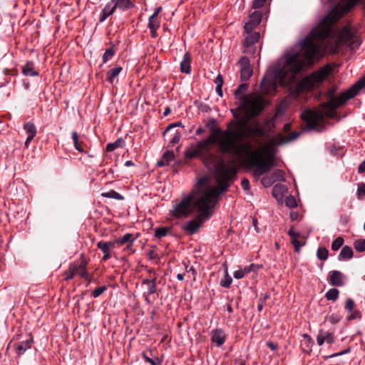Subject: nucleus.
<instances>
[{"label": "nucleus", "mask_w": 365, "mask_h": 365, "mask_svg": "<svg viewBox=\"0 0 365 365\" xmlns=\"http://www.w3.org/2000/svg\"><path fill=\"white\" fill-rule=\"evenodd\" d=\"M101 196L103 197L113 198L118 200H123V196L114 190H110L108 192H103Z\"/></svg>", "instance_id": "31"}, {"label": "nucleus", "mask_w": 365, "mask_h": 365, "mask_svg": "<svg viewBox=\"0 0 365 365\" xmlns=\"http://www.w3.org/2000/svg\"><path fill=\"white\" fill-rule=\"evenodd\" d=\"M210 341L217 347L222 346L227 340V334L222 329L216 328L210 332Z\"/></svg>", "instance_id": "13"}, {"label": "nucleus", "mask_w": 365, "mask_h": 365, "mask_svg": "<svg viewBox=\"0 0 365 365\" xmlns=\"http://www.w3.org/2000/svg\"><path fill=\"white\" fill-rule=\"evenodd\" d=\"M359 173H365V160L363 161L358 168Z\"/></svg>", "instance_id": "64"}, {"label": "nucleus", "mask_w": 365, "mask_h": 365, "mask_svg": "<svg viewBox=\"0 0 365 365\" xmlns=\"http://www.w3.org/2000/svg\"><path fill=\"white\" fill-rule=\"evenodd\" d=\"M160 27V21L157 17L150 16L148 19V29H158Z\"/></svg>", "instance_id": "38"}, {"label": "nucleus", "mask_w": 365, "mask_h": 365, "mask_svg": "<svg viewBox=\"0 0 365 365\" xmlns=\"http://www.w3.org/2000/svg\"><path fill=\"white\" fill-rule=\"evenodd\" d=\"M115 242L113 241H99L97 243V247L105 253L110 252L111 250L115 247Z\"/></svg>", "instance_id": "25"}, {"label": "nucleus", "mask_w": 365, "mask_h": 365, "mask_svg": "<svg viewBox=\"0 0 365 365\" xmlns=\"http://www.w3.org/2000/svg\"><path fill=\"white\" fill-rule=\"evenodd\" d=\"M329 282L331 286L341 287L344 284L343 274L337 270H333L329 273Z\"/></svg>", "instance_id": "19"}, {"label": "nucleus", "mask_w": 365, "mask_h": 365, "mask_svg": "<svg viewBox=\"0 0 365 365\" xmlns=\"http://www.w3.org/2000/svg\"><path fill=\"white\" fill-rule=\"evenodd\" d=\"M339 38L344 43L350 46L351 49L357 48L361 44L360 39L354 35L350 29L348 28L342 29Z\"/></svg>", "instance_id": "9"}, {"label": "nucleus", "mask_w": 365, "mask_h": 365, "mask_svg": "<svg viewBox=\"0 0 365 365\" xmlns=\"http://www.w3.org/2000/svg\"><path fill=\"white\" fill-rule=\"evenodd\" d=\"M22 73L27 76H36L38 72L35 71L33 62L29 61L22 67Z\"/></svg>", "instance_id": "26"}, {"label": "nucleus", "mask_w": 365, "mask_h": 365, "mask_svg": "<svg viewBox=\"0 0 365 365\" xmlns=\"http://www.w3.org/2000/svg\"><path fill=\"white\" fill-rule=\"evenodd\" d=\"M185 157L188 159H192L197 157L200 158V155L196 148L195 147L193 149L186 150L185 152Z\"/></svg>", "instance_id": "42"}, {"label": "nucleus", "mask_w": 365, "mask_h": 365, "mask_svg": "<svg viewBox=\"0 0 365 365\" xmlns=\"http://www.w3.org/2000/svg\"><path fill=\"white\" fill-rule=\"evenodd\" d=\"M185 272H187L188 274V277H190V274H191L193 276V277L195 278V276L196 274V271L192 267H189L187 265H186L185 264Z\"/></svg>", "instance_id": "59"}, {"label": "nucleus", "mask_w": 365, "mask_h": 365, "mask_svg": "<svg viewBox=\"0 0 365 365\" xmlns=\"http://www.w3.org/2000/svg\"><path fill=\"white\" fill-rule=\"evenodd\" d=\"M206 126L210 130H214V129L219 128L217 127V123L215 119L214 118H210L208 120L207 123L206 124Z\"/></svg>", "instance_id": "52"}, {"label": "nucleus", "mask_w": 365, "mask_h": 365, "mask_svg": "<svg viewBox=\"0 0 365 365\" xmlns=\"http://www.w3.org/2000/svg\"><path fill=\"white\" fill-rule=\"evenodd\" d=\"M232 282V279L231 277L228 275L227 272H226L224 279H222L220 282V285L222 287L228 288V287H230Z\"/></svg>", "instance_id": "46"}, {"label": "nucleus", "mask_w": 365, "mask_h": 365, "mask_svg": "<svg viewBox=\"0 0 365 365\" xmlns=\"http://www.w3.org/2000/svg\"><path fill=\"white\" fill-rule=\"evenodd\" d=\"M284 190V186L282 185H275L272 189L273 195L277 197L278 195L281 196L282 190Z\"/></svg>", "instance_id": "51"}, {"label": "nucleus", "mask_w": 365, "mask_h": 365, "mask_svg": "<svg viewBox=\"0 0 365 365\" xmlns=\"http://www.w3.org/2000/svg\"><path fill=\"white\" fill-rule=\"evenodd\" d=\"M235 173L236 170L233 167L219 161L215 165L218 187L210 185L204 178L199 179L191 192L182 197L170 210V215L175 219H181L189 217L195 210L199 211V207L196 205L198 199H201L202 206L217 204L219 195L228 189Z\"/></svg>", "instance_id": "3"}, {"label": "nucleus", "mask_w": 365, "mask_h": 365, "mask_svg": "<svg viewBox=\"0 0 365 365\" xmlns=\"http://www.w3.org/2000/svg\"><path fill=\"white\" fill-rule=\"evenodd\" d=\"M89 263V259L85 257L84 254L80 256L79 262L71 263L72 269H73L74 274L80 276L83 279L88 278L87 266Z\"/></svg>", "instance_id": "11"}, {"label": "nucleus", "mask_w": 365, "mask_h": 365, "mask_svg": "<svg viewBox=\"0 0 365 365\" xmlns=\"http://www.w3.org/2000/svg\"><path fill=\"white\" fill-rule=\"evenodd\" d=\"M284 202L286 206H287L289 208H294L297 205L294 197L291 195L285 198Z\"/></svg>", "instance_id": "43"}, {"label": "nucleus", "mask_w": 365, "mask_h": 365, "mask_svg": "<svg viewBox=\"0 0 365 365\" xmlns=\"http://www.w3.org/2000/svg\"><path fill=\"white\" fill-rule=\"evenodd\" d=\"M237 64L240 67V79L242 81H247L252 75V68L250 59L247 56H242Z\"/></svg>", "instance_id": "12"}, {"label": "nucleus", "mask_w": 365, "mask_h": 365, "mask_svg": "<svg viewBox=\"0 0 365 365\" xmlns=\"http://www.w3.org/2000/svg\"><path fill=\"white\" fill-rule=\"evenodd\" d=\"M107 289V287L106 286H101V287H98L97 288H96L93 292H92V296L94 297V298H97L101 294H103L106 290Z\"/></svg>", "instance_id": "50"}, {"label": "nucleus", "mask_w": 365, "mask_h": 365, "mask_svg": "<svg viewBox=\"0 0 365 365\" xmlns=\"http://www.w3.org/2000/svg\"><path fill=\"white\" fill-rule=\"evenodd\" d=\"M142 356L145 361L150 364V365H155V361L149 357L145 353H143Z\"/></svg>", "instance_id": "60"}, {"label": "nucleus", "mask_w": 365, "mask_h": 365, "mask_svg": "<svg viewBox=\"0 0 365 365\" xmlns=\"http://www.w3.org/2000/svg\"><path fill=\"white\" fill-rule=\"evenodd\" d=\"M115 49L113 48V46L111 47L107 48L103 56V62L106 63L109 60H110L115 55Z\"/></svg>", "instance_id": "35"}, {"label": "nucleus", "mask_w": 365, "mask_h": 365, "mask_svg": "<svg viewBox=\"0 0 365 365\" xmlns=\"http://www.w3.org/2000/svg\"><path fill=\"white\" fill-rule=\"evenodd\" d=\"M136 237L133 236L131 233H126L123 237H119L114 240L113 242H115V244H118L120 245H123L125 244H128L131 242H134L135 240Z\"/></svg>", "instance_id": "29"}, {"label": "nucleus", "mask_w": 365, "mask_h": 365, "mask_svg": "<svg viewBox=\"0 0 365 365\" xmlns=\"http://www.w3.org/2000/svg\"><path fill=\"white\" fill-rule=\"evenodd\" d=\"M123 71V68L121 66H115V68L109 70L107 72L106 79L107 81L113 84L115 78L119 75V73Z\"/></svg>", "instance_id": "28"}, {"label": "nucleus", "mask_w": 365, "mask_h": 365, "mask_svg": "<svg viewBox=\"0 0 365 365\" xmlns=\"http://www.w3.org/2000/svg\"><path fill=\"white\" fill-rule=\"evenodd\" d=\"M163 158L164 161L167 163L168 165L175 159V155L173 151L166 150L163 155Z\"/></svg>", "instance_id": "44"}, {"label": "nucleus", "mask_w": 365, "mask_h": 365, "mask_svg": "<svg viewBox=\"0 0 365 365\" xmlns=\"http://www.w3.org/2000/svg\"><path fill=\"white\" fill-rule=\"evenodd\" d=\"M354 255V252L352 250V248L349 246H344L342 247V249L340 251V253L339 255V260H347L352 258Z\"/></svg>", "instance_id": "27"}, {"label": "nucleus", "mask_w": 365, "mask_h": 365, "mask_svg": "<svg viewBox=\"0 0 365 365\" xmlns=\"http://www.w3.org/2000/svg\"><path fill=\"white\" fill-rule=\"evenodd\" d=\"M113 4L115 10L118 9L121 11L129 10L135 6L134 3L131 0H110Z\"/></svg>", "instance_id": "20"}, {"label": "nucleus", "mask_w": 365, "mask_h": 365, "mask_svg": "<svg viewBox=\"0 0 365 365\" xmlns=\"http://www.w3.org/2000/svg\"><path fill=\"white\" fill-rule=\"evenodd\" d=\"M170 231V228L167 227H159L155 230L154 236L158 239L165 237Z\"/></svg>", "instance_id": "32"}, {"label": "nucleus", "mask_w": 365, "mask_h": 365, "mask_svg": "<svg viewBox=\"0 0 365 365\" xmlns=\"http://www.w3.org/2000/svg\"><path fill=\"white\" fill-rule=\"evenodd\" d=\"M331 72V68L329 64L324 66L318 71L299 81L291 91V95L297 98L304 91L312 90L317 84L324 81Z\"/></svg>", "instance_id": "6"}, {"label": "nucleus", "mask_w": 365, "mask_h": 365, "mask_svg": "<svg viewBox=\"0 0 365 365\" xmlns=\"http://www.w3.org/2000/svg\"><path fill=\"white\" fill-rule=\"evenodd\" d=\"M181 139V134L180 132L177 131L173 138L170 140L168 143L169 147H173L175 144L178 143Z\"/></svg>", "instance_id": "47"}, {"label": "nucleus", "mask_w": 365, "mask_h": 365, "mask_svg": "<svg viewBox=\"0 0 365 365\" xmlns=\"http://www.w3.org/2000/svg\"><path fill=\"white\" fill-rule=\"evenodd\" d=\"M262 14L261 11H255L250 15L249 21L245 24L244 29L245 32L252 31L262 21Z\"/></svg>", "instance_id": "14"}, {"label": "nucleus", "mask_w": 365, "mask_h": 365, "mask_svg": "<svg viewBox=\"0 0 365 365\" xmlns=\"http://www.w3.org/2000/svg\"><path fill=\"white\" fill-rule=\"evenodd\" d=\"M324 19L313 29L301 43L300 52L287 53L283 64L276 63L270 74L264 77L260 88L267 94H274L279 84L288 86L294 81L296 75L322 56L324 40L329 36L331 25Z\"/></svg>", "instance_id": "1"}, {"label": "nucleus", "mask_w": 365, "mask_h": 365, "mask_svg": "<svg viewBox=\"0 0 365 365\" xmlns=\"http://www.w3.org/2000/svg\"><path fill=\"white\" fill-rule=\"evenodd\" d=\"M201 199H198L196 205L199 207L198 214L192 220L182 224L181 230L187 235H192L198 232V230L205 222L208 220L213 215L212 209L216 204H210L207 206H202L200 204Z\"/></svg>", "instance_id": "7"}, {"label": "nucleus", "mask_w": 365, "mask_h": 365, "mask_svg": "<svg viewBox=\"0 0 365 365\" xmlns=\"http://www.w3.org/2000/svg\"><path fill=\"white\" fill-rule=\"evenodd\" d=\"M249 117L234 120L230 123L225 130L224 138L220 141L219 146L223 153L243 157V163L250 168L254 169L255 176H261L268 173L274 166V157L267 154V146L252 149L250 142L239 143L240 141L263 137L265 128L257 121L249 123Z\"/></svg>", "instance_id": "2"}, {"label": "nucleus", "mask_w": 365, "mask_h": 365, "mask_svg": "<svg viewBox=\"0 0 365 365\" xmlns=\"http://www.w3.org/2000/svg\"><path fill=\"white\" fill-rule=\"evenodd\" d=\"M284 175H285V173L282 170L277 169L270 175L272 178V179L274 180V182H277V181L284 182L285 181Z\"/></svg>", "instance_id": "33"}, {"label": "nucleus", "mask_w": 365, "mask_h": 365, "mask_svg": "<svg viewBox=\"0 0 365 365\" xmlns=\"http://www.w3.org/2000/svg\"><path fill=\"white\" fill-rule=\"evenodd\" d=\"M191 55L189 52H186L180 62V71L185 74H190L191 73Z\"/></svg>", "instance_id": "23"}, {"label": "nucleus", "mask_w": 365, "mask_h": 365, "mask_svg": "<svg viewBox=\"0 0 365 365\" xmlns=\"http://www.w3.org/2000/svg\"><path fill=\"white\" fill-rule=\"evenodd\" d=\"M124 145V142L122 138H118L113 143L107 144L106 150L107 152H112L118 148H122Z\"/></svg>", "instance_id": "30"}, {"label": "nucleus", "mask_w": 365, "mask_h": 365, "mask_svg": "<svg viewBox=\"0 0 365 365\" xmlns=\"http://www.w3.org/2000/svg\"><path fill=\"white\" fill-rule=\"evenodd\" d=\"M291 242L294 245V251L296 252H299L301 247L305 245V242L299 240L298 237H294L293 239H291Z\"/></svg>", "instance_id": "41"}, {"label": "nucleus", "mask_w": 365, "mask_h": 365, "mask_svg": "<svg viewBox=\"0 0 365 365\" xmlns=\"http://www.w3.org/2000/svg\"><path fill=\"white\" fill-rule=\"evenodd\" d=\"M175 127H183V125L181 121H178L176 123H171L165 128V130L163 131V135H165L168 131H169L171 128H173Z\"/></svg>", "instance_id": "54"}, {"label": "nucleus", "mask_w": 365, "mask_h": 365, "mask_svg": "<svg viewBox=\"0 0 365 365\" xmlns=\"http://www.w3.org/2000/svg\"><path fill=\"white\" fill-rule=\"evenodd\" d=\"M339 292L337 289L331 288L327 292L325 297L327 300L336 301L339 297Z\"/></svg>", "instance_id": "34"}, {"label": "nucleus", "mask_w": 365, "mask_h": 365, "mask_svg": "<svg viewBox=\"0 0 365 365\" xmlns=\"http://www.w3.org/2000/svg\"><path fill=\"white\" fill-rule=\"evenodd\" d=\"M33 342H34L33 336L30 334H28L26 339L23 340L14 345V349H15L16 353L19 356L24 354L26 350H28L31 348Z\"/></svg>", "instance_id": "16"}, {"label": "nucleus", "mask_w": 365, "mask_h": 365, "mask_svg": "<svg viewBox=\"0 0 365 365\" xmlns=\"http://www.w3.org/2000/svg\"><path fill=\"white\" fill-rule=\"evenodd\" d=\"M223 82V77L221 74H219L215 79V83L216 84V87L222 86Z\"/></svg>", "instance_id": "61"}, {"label": "nucleus", "mask_w": 365, "mask_h": 365, "mask_svg": "<svg viewBox=\"0 0 365 365\" xmlns=\"http://www.w3.org/2000/svg\"><path fill=\"white\" fill-rule=\"evenodd\" d=\"M288 235L290 236L291 239L301 237L300 233L294 231V227H292L289 230Z\"/></svg>", "instance_id": "57"}, {"label": "nucleus", "mask_w": 365, "mask_h": 365, "mask_svg": "<svg viewBox=\"0 0 365 365\" xmlns=\"http://www.w3.org/2000/svg\"><path fill=\"white\" fill-rule=\"evenodd\" d=\"M261 182L265 187H270L275 182L274 180L272 179L271 175H266L262 178Z\"/></svg>", "instance_id": "45"}, {"label": "nucleus", "mask_w": 365, "mask_h": 365, "mask_svg": "<svg viewBox=\"0 0 365 365\" xmlns=\"http://www.w3.org/2000/svg\"><path fill=\"white\" fill-rule=\"evenodd\" d=\"M344 239L341 237H338L336 238L331 243V250L334 251H337L344 244Z\"/></svg>", "instance_id": "39"}, {"label": "nucleus", "mask_w": 365, "mask_h": 365, "mask_svg": "<svg viewBox=\"0 0 365 365\" xmlns=\"http://www.w3.org/2000/svg\"><path fill=\"white\" fill-rule=\"evenodd\" d=\"M354 305H355V304H354V300L352 299L349 298L346 300L344 308L348 312H351L354 309Z\"/></svg>", "instance_id": "53"}, {"label": "nucleus", "mask_w": 365, "mask_h": 365, "mask_svg": "<svg viewBox=\"0 0 365 365\" xmlns=\"http://www.w3.org/2000/svg\"><path fill=\"white\" fill-rule=\"evenodd\" d=\"M157 292V277H153L152 282L147 287V295H151Z\"/></svg>", "instance_id": "36"}, {"label": "nucleus", "mask_w": 365, "mask_h": 365, "mask_svg": "<svg viewBox=\"0 0 365 365\" xmlns=\"http://www.w3.org/2000/svg\"><path fill=\"white\" fill-rule=\"evenodd\" d=\"M225 131H222L220 128L214 129L212 130L211 135H210L205 140L209 142L211 145L216 143H220V141L224 138Z\"/></svg>", "instance_id": "24"}, {"label": "nucleus", "mask_w": 365, "mask_h": 365, "mask_svg": "<svg viewBox=\"0 0 365 365\" xmlns=\"http://www.w3.org/2000/svg\"><path fill=\"white\" fill-rule=\"evenodd\" d=\"M365 196V183L360 182L357 188V197L359 199H362Z\"/></svg>", "instance_id": "48"}, {"label": "nucleus", "mask_w": 365, "mask_h": 365, "mask_svg": "<svg viewBox=\"0 0 365 365\" xmlns=\"http://www.w3.org/2000/svg\"><path fill=\"white\" fill-rule=\"evenodd\" d=\"M241 186L245 190L250 189V181L247 178H243L241 181Z\"/></svg>", "instance_id": "58"}, {"label": "nucleus", "mask_w": 365, "mask_h": 365, "mask_svg": "<svg viewBox=\"0 0 365 365\" xmlns=\"http://www.w3.org/2000/svg\"><path fill=\"white\" fill-rule=\"evenodd\" d=\"M73 271L74 270L72 269L71 264H70L68 269L64 272L65 280L69 281L75 277Z\"/></svg>", "instance_id": "49"}, {"label": "nucleus", "mask_w": 365, "mask_h": 365, "mask_svg": "<svg viewBox=\"0 0 365 365\" xmlns=\"http://www.w3.org/2000/svg\"><path fill=\"white\" fill-rule=\"evenodd\" d=\"M233 276L235 279H240L243 278L245 274L242 269H239L234 272Z\"/></svg>", "instance_id": "63"}, {"label": "nucleus", "mask_w": 365, "mask_h": 365, "mask_svg": "<svg viewBox=\"0 0 365 365\" xmlns=\"http://www.w3.org/2000/svg\"><path fill=\"white\" fill-rule=\"evenodd\" d=\"M328 250L326 247H319L317 252V256L320 260H326L328 258Z\"/></svg>", "instance_id": "37"}, {"label": "nucleus", "mask_w": 365, "mask_h": 365, "mask_svg": "<svg viewBox=\"0 0 365 365\" xmlns=\"http://www.w3.org/2000/svg\"><path fill=\"white\" fill-rule=\"evenodd\" d=\"M24 129L27 135L26 140L25 141V146L29 148L30 143L34 138L36 135L37 130L36 127L32 122H26L24 125Z\"/></svg>", "instance_id": "18"}, {"label": "nucleus", "mask_w": 365, "mask_h": 365, "mask_svg": "<svg viewBox=\"0 0 365 365\" xmlns=\"http://www.w3.org/2000/svg\"><path fill=\"white\" fill-rule=\"evenodd\" d=\"M247 34L245 38L243 46L247 49H250V52L255 53V50L252 49V46L257 43L260 38L259 32H246Z\"/></svg>", "instance_id": "15"}, {"label": "nucleus", "mask_w": 365, "mask_h": 365, "mask_svg": "<svg viewBox=\"0 0 365 365\" xmlns=\"http://www.w3.org/2000/svg\"><path fill=\"white\" fill-rule=\"evenodd\" d=\"M71 139L75 149L79 153H86V144L82 140L76 131H72Z\"/></svg>", "instance_id": "21"}, {"label": "nucleus", "mask_w": 365, "mask_h": 365, "mask_svg": "<svg viewBox=\"0 0 365 365\" xmlns=\"http://www.w3.org/2000/svg\"><path fill=\"white\" fill-rule=\"evenodd\" d=\"M267 0H254L252 4V8L259 9L262 7L266 3Z\"/></svg>", "instance_id": "55"}, {"label": "nucleus", "mask_w": 365, "mask_h": 365, "mask_svg": "<svg viewBox=\"0 0 365 365\" xmlns=\"http://www.w3.org/2000/svg\"><path fill=\"white\" fill-rule=\"evenodd\" d=\"M363 88H365V76L338 96H335L334 88L329 91V101L322 104L324 108L328 110L327 115L332 117L336 108L344 104L346 101L356 96Z\"/></svg>", "instance_id": "5"}, {"label": "nucleus", "mask_w": 365, "mask_h": 365, "mask_svg": "<svg viewBox=\"0 0 365 365\" xmlns=\"http://www.w3.org/2000/svg\"><path fill=\"white\" fill-rule=\"evenodd\" d=\"M115 11V9L110 1L106 4L99 14V22H104L109 16H112Z\"/></svg>", "instance_id": "22"}, {"label": "nucleus", "mask_w": 365, "mask_h": 365, "mask_svg": "<svg viewBox=\"0 0 365 365\" xmlns=\"http://www.w3.org/2000/svg\"><path fill=\"white\" fill-rule=\"evenodd\" d=\"M249 84L247 83H241L235 91V97L240 101V108L244 110L245 117L257 116L264 109V99L259 95H245V92L248 89Z\"/></svg>", "instance_id": "4"}, {"label": "nucleus", "mask_w": 365, "mask_h": 365, "mask_svg": "<svg viewBox=\"0 0 365 365\" xmlns=\"http://www.w3.org/2000/svg\"><path fill=\"white\" fill-rule=\"evenodd\" d=\"M301 118L306 122L307 128L312 130L319 125L322 116L316 111L306 110L302 113Z\"/></svg>", "instance_id": "10"}, {"label": "nucleus", "mask_w": 365, "mask_h": 365, "mask_svg": "<svg viewBox=\"0 0 365 365\" xmlns=\"http://www.w3.org/2000/svg\"><path fill=\"white\" fill-rule=\"evenodd\" d=\"M212 145L205 140L198 142L195 145L200 158L207 166L210 163H214L216 159L215 155L212 153Z\"/></svg>", "instance_id": "8"}, {"label": "nucleus", "mask_w": 365, "mask_h": 365, "mask_svg": "<svg viewBox=\"0 0 365 365\" xmlns=\"http://www.w3.org/2000/svg\"><path fill=\"white\" fill-rule=\"evenodd\" d=\"M354 247L357 252H362L365 251V239L358 240L354 242Z\"/></svg>", "instance_id": "40"}, {"label": "nucleus", "mask_w": 365, "mask_h": 365, "mask_svg": "<svg viewBox=\"0 0 365 365\" xmlns=\"http://www.w3.org/2000/svg\"><path fill=\"white\" fill-rule=\"evenodd\" d=\"M317 342L319 346L323 345L324 342L331 344L334 342V334L320 329L317 336Z\"/></svg>", "instance_id": "17"}, {"label": "nucleus", "mask_w": 365, "mask_h": 365, "mask_svg": "<svg viewBox=\"0 0 365 365\" xmlns=\"http://www.w3.org/2000/svg\"><path fill=\"white\" fill-rule=\"evenodd\" d=\"M349 352H350V349L348 348V349H346L340 352L333 354L330 355L329 357L334 358V357H336V356H339L348 354Z\"/></svg>", "instance_id": "62"}, {"label": "nucleus", "mask_w": 365, "mask_h": 365, "mask_svg": "<svg viewBox=\"0 0 365 365\" xmlns=\"http://www.w3.org/2000/svg\"><path fill=\"white\" fill-rule=\"evenodd\" d=\"M361 317V314L359 311H354L351 315L348 317V320L351 321L356 319H360Z\"/></svg>", "instance_id": "56"}]
</instances>
